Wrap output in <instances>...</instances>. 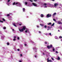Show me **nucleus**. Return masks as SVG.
<instances>
[{
    "mask_svg": "<svg viewBox=\"0 0 62 62\" xmlns=\"http://www.w3.org/2000/svg\"><path fill=\"white\" fill-rule=\"evenodd\" d=\"M34 1H35V2H36L37 1V0H34Z\"/></svg>",
    "mask_w": 62,
    "mask_h": 62,
    "instance_id": "39",
    "label": "nucleus"
},
{
    "mask_svg": "<svg viewBox=\"0 0 62 62\" xmlns=\"http://www.w3.org/2000/svg\"><path fill=\"white\" fill-rule=\"evenodd\" d=\"M37 27H38V28L39 27V26H38V25H37Z\"/></svg>",
    "mask_w": 62,
    "mask_h": 62,
    "instance_id": "42",
    "label": "nucleus"
},
{
    "mask_svg": "<svg viewBox=\"0 0 62 62\" xmlns=\"http://www.w3.org/2000/svg\"><path fill=\"white\" fill-rule=\"evenodd\" d=\"M33 50H34V49H35V48H33Z\"/></svg>",
    "mask_w": 62,
    "mask_h": 62,
    "instance_id": "53",
    "label": "nucleus"
},
{
    "mask_svg": "<svg viewBox=\"0 0 62 62\" xmlns=\"http://www.w3.org/2000/svg\"><path fill=\"white\" fill-rule=\"evenodd\" d=\"M25 5H27V2H25Z\"/></svg>",
    "mask_w": 62,
    "mask_h": 62,
    "instance_id": "17",
    "label": "nucleus"
},
{
    "mask_svg": "<svg viewBox=\"0 0 62 62\" xmlns=\"http://www.w3.org/2000/svg\"><path fill=\"white\" fill-rule=\"evenodd\" d=\"M2 20H3V21H5V19L4 18L2 19Z\"/></svg>",
    "mask_w": 62,
    "mask_h": 62,
    "instance_id": "24",
    "label": "nucleus"
},
{
    "mask_svg": "<svg viewBox=\"0 0 62 62\" xmlns=\"http://www.w3.org/2000/svg\"><path fill=\"white\" fill-rule=\"evenodd\" d=\"M52 16V15L50 14H48L46 16V18H49Z\"/></svg>",
    "mask_w": 62,
    "mask_h": 62,
    "instance_id": "3",
    "label": "nucleus"
},
{
    "mask_svg": "<svg viewBox=\"0 0 62 62\" xmlns=\"http://www.w3.org/2000/svg\"><path fill=\"white\" fill-rule=\"evenodd\" d=\"M40 25H41V26H43V25H43V24H40Z\"/></svg>",
    "mask_w": 62,
    "mask_h": 62,
    "instance_id": "20",
    "label": "nucleus"
},
{
    "mask_svg": "<svg viewBox=\"0 0 62 62\" xmlns=\"http://www.w3.org/2000/svg\"><path fill=\"white\" fill-rule=\"evenodd\" d=\"M47 30L48 31V30H49V29H47Z\"/></svg>",
    "mask_w": 62,
    "mask_h": 62,
    "instance_id": "52",
    "label": "nucleus"
},
{
    "mask_svg": "<svg viewBox=\"0 0 62 62\" xmlns=\"http://www.w3.org/2000/svg\"><path fill=\"white\" fill-rule=\"evenodd\" d=\"M53 45H50V46H47V48H48V49H50L51 48H53Z\"/></svg>",
    "mask_w": 62,
    "mask_h": 62,
    "instance_id": "2",
    "label": "nucleus"
},
{
    "mask_svg": "<svg viewBox=\"0 0 62 62\" xmlns=\"http://www.w3.org/2000/svg\"><path fill=\"white\" fill-rule=\"evenodd\" d=\"M19 2H14L13 4V5H19Z\"/></svg>",
    "mask_w": 62,
    "mask_h": 62,
    "instance_id": "4",
    "label": "nucleus"
},
{
    "mask_svg": "<svg viewBox=\"0 0 62 62\" xmlns=\"http://www.w3.org/2000/svg\"><path fill=\"white\" fill-rule=\"evenodd\" d=\"M45 8H47V6H45Z\"/></svg>",
    "mask_w": 62,
    "mask_h": 62,
    "instance_id": "48",
    "label": "nucleus"
},
{
    "mask_svg": "<svg viewBox=\"0 0 62 62\" xmlns=\"http://www.w3.org/2000/svg\"><path fill=\"white\" fill-rule=\"evenodd\" d=\"M3 28L4 29H6V28L5 27H3Z\"/></svg>",
    "mask_w": 62,
    "mask_h": 62,
    "instance_id": "28",
    "label": "nucleus"
},
{
    "mask_svg": "<svg viewBox=\"0 0 62 62\" xmlns=\"http://www.w3.org/2000/svg\"><path fill=\"white\" fill-rule=\"evenodd\" d=\"M20 56H22V54H20Z\"/></svg>",
    "mask_w": 62,
    "mask_h": 62,
    "instance_id": "41",
    "label": "nucleus"
},
{
    "mask_svg": "<svg viewBox=\"0 0 62 62\" xmlns=\"http://www.w3.org/2000/svg\"><path fill=\"white\" fill-rule=\"evenodd\" d=\"M47 62H52V61L50 60H47Z\"/></svg>",
    "mask_w": 62,
    "mask_h": 62,
    "instance_id": "13",
    "label": "nucleus"
},
{
    "mask_svg": "<svg viewBox=\"0 0 62 62\" xmlns=\"http://www.w3.org/2000/svg\"><path fill=\"white\" fill-rule=\"evenodd\" d=\"M13 25L14 26H15V27H16L17 26H16V23H13Z\"/></svg>",
    "mask_w": 62,
    "mask_h": 62,
    "instance_id": "8",
    "label": "nucleus"
},
{
    "mask_svg": "<svg viewBox=\"0 0 62 62\" xmlns=\"http://www.w3.org/2000/svg\"><path fill=\"white\" fill-rule=\"evenodd\" d=\"M17 51H20V49H17Z\"/></svg>",
    "mask_w": 62,
    "mask_h": 62,
    "instance_id": "38",
    "label": "nucleus"
},
{
    "mask_svg": "<svg viewBox=\"0 0 62 62\" xmlns=\"http://www.w3.org/2000/svg\"><path fill=\"white\" fill-rule=\"evenodd\" d=\"M45 44H47V42L46 41L45 42Z\"/></svg>",
    "mask_w": 62,
    "mask_h": 62,
    "instance_id": "34",
    "label": "nucleus"
},
{
    "mask_svg": "<svg viewBox=\"0 0 62 62\" xmlns=\"http://www.w3.org/2000/svg\"><path fill=\"white\" fill-rule=\"evenodd\" d=\"M41 17H44V15H43L41 14Z\"/></svg>",
    "mask_w": 62,
    "mask_h": 62,
    "instance_id": "9",
    "label": "nucleus"
},
{
    "mask_svg": "<svg viewBox=\"0 0 62 62\" xmlns=\"http://www.w3.org/2000/svg\"><path fill=\"white\" fill-rule=\"evenodd\" d=\"M49 34L50 36H52V34H51V33H49Z\"/></svg>",
    "mask_w": 62,
    "mask_h": 62,
    "instance_id": "33",
    "label": "nucleus"
},
{
    "mask_svg": "<svg viewBox=\"0 0 62 62\" xmlns=\"http://www.w3.org/2000/svg\"><path fill=\"white\" fill-rule=\"evenodd\" d=\"M48 29H51V27H50V26H48Z\"/></svg>",
    "mask_w": 62,
    "mask_h": 62,
    "instance_id": "16",
    "label": "nucleus"
},
{
    "mask_svg": "<svg viewBox=\"0 0 62 62\" xmlns=\"http://www.w3.org/2000/svg\"><path fill=\"white\" fill-rule=\"evenodd\" d=\"M61 20L62 21V19Z\"/></svg>",
    "mask_w": 62,
    "mask_h": 62,
    "instance_id": "57",
    "label": "nucleus"
},
{
    "mask_svg": "<svg viewBox=\"0 0 62 62\" xmlns=\"http://www.w3.org/2000/svg\"><path fill=\"white\" fill-rule=\"evenodd\" d=\"M24 45L25 46H26V45H27L26 44H25Z\"/></svg>",
    "mask_w": 62,
    "mask_h": 62,
    "instance_id": "47",
    "label": "nucleus"
},
{
    "mask_svg": "<svg viewBox=\"0 0 62 62\" xmlns=\"http://www.w3.org/2000/svg\"><path fill=\"white\" fill-rule=\"evenodd\" d=\"M60 60V58L59 57H58V60Z\"/></svg>",
    "mask_w": 62,
    "mask_h": 62,
    "instance_id": "14",
    "label": "nucleus"
},
{
    "mask_svg": "<svg viewBox=\"0 0 62 62\" xmlns=\"http://www.w3.org/2000/svg\"><path fill=\"white\" fill-rule=\"evenodd\" d=\"M58 4L57 3H55L54 4V6L55 7H56L57 6H58Z\"/></svg>",
    "mask_w": 62,
    "mask_h": 62,
    "instance_id": "7",
    "label": "nucleus"
},
{
    "mask_svg": "<svg viewBox=\"0 0 62 62\" xmlns=\"http://www.w3.org/2000/svg\"><path fill=\"white\" fill-rule=\"evenodd\" d=\"M47 5V4H46V3H44V6H46V5Z\"/></svg>",
    "mask_w": 62,
    "mask_h": 62,
    "instance_id": "21",
    "label": "nucleus"
},
{
    "mask_svg": "<svg viewBox=\"0 0 62 62\" xmlns=\"http://www.w3.org/2000/svg\"><path fill=\"white\" fill-rule=\"evenodd\" d=\"M58 23L59 24H62V23L60 21H58Z\"/></svg>",
    "mask_w": 62,
    "mask_h": 62,
    "instance_id": "5",
    "label": "nucleus"
},
{
    "mask_svg": "<svg viewBox=\"0 0 62 62\" xmlns=\"http://www.w3.org/2000/svg\"><path fill=\"white\" fill-rule=\"evenodd\" d=\"M23 12H24L25 11V8H23Z\"/></svg>",
    "mask_w": 62,
    "mask_h": 62,
    "instance_id": "15",
    "label": "nucleus"
},
{
    "mask_svg": "<svg viewBox=\"0 0 62 62\" xmlns=\"http://www.w3.org/2000/svg\"><path fill=\"white\" fill-rule=\"evenodd\" d=\"M51 59H52V60H54V58H53L52 57L51 58Z\"/></svg>",
    "mask_w": 62,
    "mask_h": 62,
    "instance_id": "30",
    "label": "nucleus"
},
{
    "mask_svg": "<svg viewBox=\"0 0 62 62\" xmlns=\"http://www.w3.org/2000/svg\"><path fill=\"white\" fill-rule=\"evenodd\" d=\"M0 22H1V23H3V21L0 20Z\"/></svg>",
    "mask_w": 62,
    "mask_h": 62,
    "instance_id": "35",
    "label": "nucleus"
},
{
    "mask_svg": "<svg viewBox=\"0 0 62 62\" xmlns=\"http://www.w3.org/2000/svg\"><path fill=\"white\" fill-rule=\"evenodd\" d=\"M16 40V39H15V38L14 39H13V40H14V41H15V40Z\"/></svg>",
    "mask_w": 62,
    "mask_h": 62,
    "instance_id": "32",
    "label": "nucleus"
},
{
    "mask_svg": "<svg viewBox=\"0 0 62 62\" xmlns=\"http://www.w3.org/2000/svg\"><path fill=\"white\" fill-rule=\"evenodd\" d=\"M58 31H59V30H58Z\"/></svg>",
    "mask_w": 62,
    "mask_h": 62,
    "instance_id": "55",
    "label": "nucleus"
},
{
    "mask_svg": "<svg viewBox=\"0 0 62 62\" xmlns=\"http://www.w3.org/2000/svg\"><path fill=\"white\" fill-rule=\"evenodd\" d=\"M25 32V33H27V30H26Z\"/></svg>",
    "mask_w": 62,
    "mask_h": 62,
    "instance_id": "29",
    "label": "nucleus"
},
{
    "mask_svg": "<svg viewBox=\"0 0 62 62\" xmlns=\"http://www.w3.org/2000/svg\"><path fill=\"white\" fill-rule=\"evenodd\" d=\"M10 0H8V2H9Z\"/></svg>",
    "mask_w": 62,
    "mask_h": 62,
    "instance_id": "37",
    "label": "nucleus"
},
{
    "mask_svg": "<svg viewBox=\"0 0 62 62\" xmlns=\"http://www.w3.org/2000/svg\"><path fill=\"white\" fill-rule=\"evenodd\" d=\"M35 57H37V56H35Z\"/></svg>",
    "mask_w": 62,
    "mask_h": 62,
    "instance_id": "51",
    "label": "nucleus"
},
{
    "mask_svg": "<svg viewBox=\"0 0 62 62\" xmlns=\"http://www.w3.org/2000/svg\"><path fill=\"white\" fill-rule=\"evenodd\" d=\"M54 23L52 24L51 25L52 26H54Z\"/></svg>",
    "mask_w": 62,
    "mask_h": 62,
    "instance_id": "11",
    "label": "nucleus"
},
{
    "mask_svg": "<svg viewBox=\"0 0 62 62\" xmlns=\"http://www.w3.org/2000/svg\"><path fill=\"white\" fill-rule=\"evenodd\" d=\"M47 60H49V58H48V59H47Z\"/></svg>",
    "mask_w": 62,
    "mask_h": 62,
    "instance_id": "50",
    "label": "nucleus"
},
{
    "mask_svg": "<svg viewBox=\"0 0 62 62\" xmlns=\"http://www.w3.org/2000/svg\"><path fill=\"white\" fill-rule=\"evenodd\" d=\"M25 28H26V27L25 26H23V28L22 29H19V31L21 32H22L23 31V30H25Z\"/></svg>",
    "mask_w": 62,
    "mask_h": 62,
    "instance_id": "1",
    "label": "nucleus"
},
{
    "mask_svg": "<svg viewBox=\"0 0 62 62\" xmlns=\"http://www.w3.org/2000/svg\"><path fill=\"white\" fill-rule=\"evenodd\" d=\"M32 5L34 6L35 7H37V4H35L34 3H32Z\"/></svg>",
    "mask_w": 62,
    "mask_h": 62,
    "instance_id": "6",
    "label": "nucleus"
},
{
    "mask_svg": "<svg viewBox=\"0 0 62 62\" xmlns=\"http://www.w3.org/2000/svg\"><path fill=\"white\" fill-rule=\"evenodd\" d=\"M45 28H47V26H46V25H45L44 26Z\"/></svg>",
    "mask_w": 62,
    "mask_h": 62,
    "instance_id": "27",
    "label": "nucleus"
},
{
    "mask_svg": "<svg viewBox=\"0 0 62 62\" xmlns=\"http://www.w3.org/2000/svg\"><path fill=\"white\" fill-rule=\"evenodd\" d=\"M12 30H13V31H14V29H13Z\"/></svg>",
    "mask_w": 62,
    "mask_h": 62,
    "instance_id": "43",
    "label": "nucleus"
},
{
    "mask_svg": "<svg viewBox=\"0 0 62 62\" xmlns=\"http://www.w3.org/2000/svg\"><path fill=\"white\" fill-rule=\"evenodd\" d=\"M39 33H41V32L40 31H39Z\"/></svg>",
    "mask_w": 62,
    "mask_h": 62,
    "instance_id": "46",
    "label": "nucleus"
},
{
    "mask_svg": "<svg viewBox=\"0 0 62 62\" xmlns=\"http://www.w3.org/2000/svg\"><path fill=\"white\" fill-rule=\"evenodd\" d=\"M55 51V49L54 48L53 49V51Z\"/></svg>",
    "mask_w": 62,
    "mask_h": 62,
    "instance_id": "31",
    "label": "nucleus"
},
{
    "mask_svg": "<svg viewBox=\"0 0 62 62\" xmlns=\"http://www.w3.org/2000/svg\"><path fill=\"white\" fill-rule=\"evenodd\" d=\"M19 62H22V61H19Z\"/></svg>",
    "mask_w": 62,
    "mask_h": 62,
    "instance_id": "45",
    "label": "nucleus"
},
{
    "mask_svg": "<svg viewBox=\"0 0 62 62\" xmlns=\"http://www.w3.org/2000/svg\"><path fill=\"white\" fill-rule=\"evenodd\" d=\"M56 54H58V51H56Z\"/></svg>",
    "mask_w": 62,
    "mask_h": 62,
    "instance_id": "23",
    "label": "nucleus"
},
{
    "mask_svg": "<svg viewBox=\"0 0 62 62\" xmlns=\"http://www.w3.org/2000/svg\"><path fill=\"white\" fill-rule=\"evenodd\" d=\"M2 0H0V1H2Z\"/></svg>",
    "mask_w": 62,
    "mask_h": 62,
    "instance_id": "56",
    "label": "nucleus"
},
{
    "mask_svg": "<svg viewBox=\"0 0 62 62\" xmlns=\"http://www.w3.org/2000/svg\"><path fill=\"white\" fill-rule=\"evenodd\" d=\"M59 39H62V36H60L59 37Z\"/></svg>",
    "mask_w": 62,
    "mask_h": 62,
    "instance_id": "25",
    "label": "nucleus"
},
{
    "mask_svg": "<svg viewBox=\"0 0 62 62\" xmlns=\"http://www.w3.org/2000/svg\"><path fill=\"white\" fill-rule=\"evenodd\" d=\"M52 1H54V0H52Z\"/></svg>",
    "mask_w": 62,
    "mask_h": 62,
    "instance_id": "54",
    "label": "nucleus"
},
{
    "mask_svg": "<svg viewBox=\"0 0 62 62\" xmlns=\"http://www.w3.org/2000/svg\"><path fill=\"white\" fill-rule=\"evenodd\" d=\"M20 39V38H19V37L17 38V39Z\"/></svg>",
    "mask_w": 62,
    "mask_h": 62,
    "instance_id": "40",
    "label": "nucleus"
},
{
    "mask_svg": "<svg viewBox=\"0 0 62 62\" xmlns=\"http://www.w3.org/2000/svg\"><path fill=\"white\" fill-rule=\"evenodd\" d=\"M9 44L8 43V42L7 43V45H9Z\"/></svg>",
    "mask_w": 62,
    "mask_h": 62,
    "instance_id": "22",
    "label": "nucleus"
},
{
    "mask_svg": "<svg viewBox=\"0 0 62 62\" xmlns=\"http://www.w3.org/2000/svg\"><path fill=\"white\" fill-rule=\"evenodd\" d=\"M56 13H54L53 15V16H54V15H56Z\"/></svg>",
    "mask_w": 62,
    "mask_h": 62,
    "instance_id": "10",
    "label": "nucleus"
},
{
    "mask_svg": "<svg viewBox=\"0 0 62 62\" xmlns=\"http://www.w3.org/2000/svg\"><path fill=\"white\" fill-rule=\"evenodd\" d=\"M10 16V15H9V14H8L7 15V17H8V16Z\"/></svg>",
    "mask_w": 62,
    "mask_h": 62,
    "instance_id": "18",
    "label": "nucleus"
},
{
    "mask_svg": "<svg viewBox=\"0 0 62 62\" xmlns=\"http://www.w3.org/2000/svg\"><path fill=\"white\" fill-rule=\"evenodd\" d=\"M43 55H45V54H44V53H43Z\"/></svg>",
    "mask_w": 62,
    "mask_h": 62,
    "instance_id": "49",
    "label": "nucleus"
},
{
    "mask_svg": "<svg viewBox=\"0 0 62 62\" xmlns=\"http://www.w3.org/2000/svg\"><path fill=\"white\" fill-rule=\"evenodd\" d=\"M22 23H21V24H19V25L21 26V25H22Z\"/></svg>",
    "mask_w": 62,
    "mask_h": 62,
    "instance_id": "26",
    "label": "nucleus"
},
{
    "mask_svg": "<svg viewBox=\"0 0 62 62\" xmlns=\"http://www.w3.org/2000/svg\"><path fill=\"white\" fill-rule=\"evenodd\" d=\"M53 20L54 21H55V22H56V21L55 19H53Z\"/></svg>",
    "mask_w": 62,
    "mask_h": 62,
    "instance_id": "19",
    "label": "nucleus"
},
{
    "mask_svg": "<svg viewBox=\"0 0 62 62\" xmlns=\"http://www.w3.org/2000/svg\"><path fill=\"white\" fill-rule=\"evenodd\" d=\"M51 24H52V23H47V24H48V25H51Z\"/></svg>",
    "mask_w": 62,
    "mask_h": 62,
    "instance_id": "12",
    "label": "nucleus"
},
{
    "mask_svg": "<svg viewBox=\"0 0 62 62\" xmlns=\"http://www.w3.org/2000/svg\"><path fill=\"white\" fill-rule=\"evenodd\" d=\"M30 1H31V2H33V0H30Z\"/></svg>",
    "mask_w": 62,
    "mask_h": 62,
    "instance_id": "36",
    "label": "nucleus"
},
{
    "mask_svg": "<svg viewBox=\"0 0 62 62\" xmlns=\"http://www.w3.org/2000/svg\"><path fill=\"white\" fill-rule=\"evenodd\" d=\"M14 38H16V36H14Z\"/></svg>",
    "mask_w": 62,
    "mask_h": 62,
    "instance_id": "44",
    "label": "nucleus"
}]
</instances>
